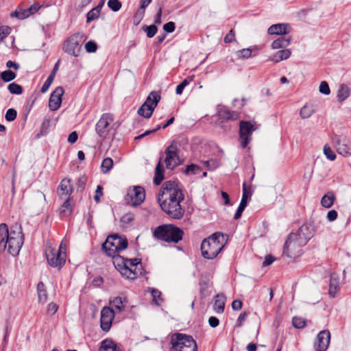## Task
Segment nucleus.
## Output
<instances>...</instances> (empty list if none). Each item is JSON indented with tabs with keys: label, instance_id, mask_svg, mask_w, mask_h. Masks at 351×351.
Returning <instances> with one entry per match:
<instances>
[{
	"label": "nucleus",
	"instance_id": "37",
	"mask_svg": "<svg viewBox=\"0 0 351 351\" xmlns=\"http://www.w3.org/2000/svg\"><path fill=\"white\" fill-rule=\"evenodd\" d=\"M51 117L47 115L44 117L40 128V133L42 135H46L48 133L49 129L51 127Z\"/></svg>",
	"mask_w": 351,
	"mask_h": 351
},
{
	"label": "nucleus",
	"instance_id": "46",
	"mask_svg": "<svg viewBox=\"0 0 351 351\" xmlns=\"http://www.w3.org/2000/svg\"><path fill=\"white\" fill-rule=\"evenodd\" d=\"M324 154H325L326 158L330 160H334L336 158L335 153L332 150V149L330 147L327 145H325L324 147Z\"/></svg>",
	"mask_w": 351,
	"mask_h": 351
},
{
	"label": "nucleus",
	"instance_id": "40",
	"mask_svg": "<svg viewBox=\"0 0 351 351\" xmlns=\"http://www.w3.org/2000/svg\"><path fill=\"white\" fill-rule=\"evenodd\" d=\"M16 76V74L10 70L4 71L1 73V77L2 80L5 82H8L14 80Z\"/></svg>",
	"mask_w": 351,
	"mask_h": 351
},
{
	"label": "nucleus",
	"instance_id": "48",
	"mask_svg": "<svg viewBox=\"0 0 351 351\" xmlns=\"http://www.w3.org/2000/svg\"><path fill=\"white\" fill-rule=\"evenodd\" d=\"M16 111L13 108H10L7 110L5 118L8 121H12L16 118Z\"/></svg>",
	"mask_w": 351,
	"mask_h": 351
},
{
	"label": "nucleus",
	"instance_id": "49",
	"mask_svg": "<svg viewBox=\"0 0 351 351\" xmlns=\"http://www.w3.org/2000/svg\"><path fill=\"white\" fill-rule=\"evenodd\" d=\"M319 90L321 93L328 95L330 93V90L328 84L326 81H322L319 87Z\"/></svg>",
	"mask_w": 351,
	"mask_h": 351
},
{
	"label": "nucleus",
	"instance_id": "52",
	"mask_svg": "<svg viewBox=\"0 0 351 351\" xmlns=\"http://www.w3.org/2000/svg\"><path fill=\"white\" fill-rule=\"evenodd\" d=\"M85 49L87 52L94 53L97 49V45L95 42L90 40L85 44Z\"/></svg>",
	"mask_w": 351,
	"mask_h": 351
},
{
	"label": "nucleus",
	"instance_id": "38",
	"mask_svg": "<svg viewBox=\"0 0 351 351\" xmlns=\"http://www.w3.org/2000/svg\"><path fill=\"white\" fill-rule=\"evenodd\" d=\"M113 167V160L110 158H104L101 163V170L104 173H106L111 170Z\"/></svg>",
	"mask_w": 351,
	"mask_h": 351
},
{
	"label": "nucleus",
	"instance_id": "53",
	"mask_svg": "<svg viewBox=\"0 0 351 351\" xmlns=\"http://www.w3.org/2000/svg\"><path fill=\"white\" fill-rule=\"evenodd\" d=\"M11 29L8 26L0 27V41L3 40L8 35L10 34Z\"/></svg>",
	"mask_w": 351,
	"mask_h": 351
},
{
	"label": "nucleus",
	"instance_id": "5",
	"mask_svg": "<svg viewBox=\"0 0 351 351\" xmlns=\"http://www.w3.org/2000/svg\"><path fill=\"white\" fill-rule=\"evenodd\" d=\"M183 231L171 224H165L157 227L154 232V236L167 242L178 243L182 239Z\"/></svg>",
	"mask_w": 351,
	"mask_h": 351
},
{
	"label": "nucleus",
	"instance_id": "55",
	"mask_svg": "<svg viewBox=\"0 0 351 351\" xmlns=\"http://www.w3.org/2000/svg\"><path fill=\"white\" fill-rule=\"evenodd\" d=\"M247 315L248 314L246 312H243L242 313H241L237 319L236 327H241L243 325V322L246 320Z\"/></svg>",
	"mask_w": 351,
	"mask_h": 351
},
{
	"label": "nucleus",
	"instance_id": "3",
	"mask_svg": "<svg viewBox=\"0 0 351 351\" xmlns=\"http://www.w3.org/2000/svg\"><path fill=\"white\" fill-rule=\"evenodd\" d=\"M128 245L125 237L118 234L108 236L102 245V249L106 254L112 258V263H141V259L138 258L124 257L121 253L127 248Z\"/></svg>",
	"mask_w": 351,
	"mask_h": 351
},
{
	"label": "nucleus",
	"instance_id": "9",
	"mask_svg": "<svg viewBox=\"0 0 351 351\" xmlns=\"http://www.w3.org/2000/svg\"><path fill=\"white\" fill-rule=\"evenodd\" d=\"M66 245L62 241L58 250L51 246H47L45 250V255L48 263H66Z\"/></svg>",
	"mask_w": 351,
	"mask_h": 351
},
{
	"label": "nucleus",
	"instance_id": "15",
	"mask_svg": "<svg viewBox=\"0 0 351 351\" xmlns=\"http://www.w3.org/2000/svg\"><path fill=\"white\" fill-rule=\"evenodd\" d=\"M165 154V162L167 169H173L180 164V158L178 156V147L175 141H173L167 148Z\"/></svg>",
	"mask_w": 351,
	"mask_h": 351
},
{
	"label": "nucleus",
	"instance_id": "6",
	"mask_svg": "<svg viewBox=\"0 0 351 351\" xmlns=\"http://www.w3.org/2000/svg\"><path fill=\"white\" fill-rule=\"evenodd\" d=\"M170 351H197V346L193 338L182 333H175L171 337Z\"/></svg>",
	"mask_w": 351,
	"mask_h": 351
},
{
	"label": "nucleus",
	"instance_id": "32",
	"mask_svg": "<svg viewBox=\"0 0 351 351\" xmlns=\"http://www.w3.org/2000/svg\"><path fill=\"white\" fill-rule=\"evenodd\" d=\"M350 95V89L346 84H341L337 91V99L342 102Z\"/></svg>",
	"mask_w": 351,
	"mask_h": 351
},
{
	"label": "nucleus",
	"instance_id": "19",
	"mask_svg": "<svg viewBox=\"0 0 351 351\" xmlns=\"http://www.w3.org/2000/svg\"><path fill=\"white\" fill-rule=\"evenodd\" d=\"M330 341V333L328 330H322L319 332L317 340L314 343L315 351H326Z\"/></svg>",
	"mask_w": 351,
	"mask_h": 351
},
{
	"label": "nucleus",
	"instance_id": "36",
	"mask_svg": "<svg viewBox=\"0 0 351 351\" xmlns=\"http://www.w3.org/2000/svg\"><path fill=\"white\" fill-rule=\"evenodd\" d=\"M314 111L312 106L305 105L301 108L300 114L302 119H308L314 113Z\"/></svg>",
	"mask_w": 351,
	"mask_h": 351
},
{
	"label": "nucleus",
	"instance_id": "17",
	"mask_svg": "<svg viewBox=\"0 0 351 351\" xmlns=\"http://www.w3.org/2000/svg\"><path fill=\"white\" fill-rule=\"evenodd\" d=\"M78 36V34H74L65 41L63 47L64 52L75 57L79 56L80 46Z\"/></svg>",
	"mask_w": 351,
	"mask_h": 351
},
{
	"label": "nucleus",
	"instance_id": "4",
	"mask_svg": "<svg viewBox=\"0 0 351 351\" xmlns=\"http://www.w3.org/2000/svg\"><path fill=\"white\" fill-rule=\"evenodd\" d=\"M224 246V235L220 232H215L202 241V254L206 259H213L221 252Z\"/></svg>",
	"mask_w": 351,
	"mask_h": 351
},
{
	"label": "nucleus",
	"instance_id": "1",
	"mask_svg": "<svg viewBox=\"0 0 351 351\" xmlns=\"http://www.w3.org/2000/svg\"><path fill=\"white\" fill-rule=\"evenodd\" d=\"M184 199L179 183L177 181L165 182L158 193V201L161 209L171 219H180L185 209L180 205Z\"/></svg>",
	"mask_w": 351,
	"mask_h": 351
},
{
	"label": "nucleus",
	"instance_id": "50",
	"mask_svg": "<svg viewBox=\"0 0 351 351\" xmlns=\"http://www.w3.org/2000/svg\"><path fill=\"white\" fill-rule=\"evenodd\" d=\"M239 58L247 59L252 56V50L250 48L243 49L237 52Z\"/></svg>",
	"mask_w": 351,
	"mask_h": 351
},
{
	"label": "nucleus",
	"instance_id": "39",
	"mask_svg": "<svg viewBox=\"0 0 351 351\" xmlns=\"http://www.w3.org/2000/svg\"><path fill=\"white\" fill-rule=\"evenodd\" d=\"M8 88L11 94L21 95L23 93L22 86L15 82L10 84Z\"/></svg>",
	"mask_w": 351,
	"mask_h": 351
},
{
	"label": "nucleus",
	"instance_id": "62",
	"mask_svg": "<svg viewBox=\"0 0 351 351\" xmlns=\"http://www.w3.org/2000/svg\"><path fill=\"white\" fill-rule=\"evenodd\" d=\"M243 303L240 300H235L232 303V308L234 311H239L242 308Z\"/></svg>",
	"mask_w": 351,
	"mask_h": 351
},
{
	"label": "nucleus",
	"instance_id": "41",
	"mask_svg": "<svg viewBox=\"0 0 351 351\" xmlns=\"http://www.w3.org/2000/svg\"><path fill=\"white\" fill-rule=\"evenodd\" d=\"M142 29L146 32L148 38L154 37L158 31V28L155 25H151L149 26L144 25Z\"/></svg>",
	"mask_w": 351,
	"mask_h": 351
},
{
	"label": "nucleus",
	"instance_id": "24",
	"mask_svg": "<svg viewBox=\"0 0 351 351\" xmlns=\"http://www.w3.org/2000/svg\"><path fill=\"white\" fill-rule=\"evenodd\" d=\"M291 54L290 49H283L269 56V60L274 63L288 59Z\"/></svg>",
	"mask_w": 351,
	"mask_h": 351
},
{
	"label": "nucleus",
	"instance_id": "14",
	"mask_svg": "<svg viewBox=\"0 0 351 351\" xmlns=\"http://www.w3.org/2000/svg\"><path fill=\"white\" fill-rule=\"evenodd\" d=\"M332 142L337 149V152L343 156H351V143L343 135H334Z\"/></svg>",
	"mask_w": 351,
	"mask_h": 351
},
{
	"label": "nucleus",
	"instance_id": "10",
	"mask_svg": "<svg viewBox=\"0 0 351 351\" xmlns=\"http://www.w3.org/2000/svg\"><path fill=\"white\" fill-rule=\"evenodd\" d=\"M145 198V191L144 188L139 186H134L128 189L125 201L128 205L138 206L143 202Z\"/></svg>",
	"mask_w": 351,
	"mask_h": 351
},
{
	"label": "nucleus",
	"instance_id": "25",
	"mask_svg": "<svg viewBox=\"0 0 351 351\" xmlns=\"http://www.w3.org/2000/svg\"><path fill=\"white\" fill-rule=\"evenodd\" d=\"M291 38V36H280L273 41L271 43V48L274 49H283L290 45Z\"/></svg>",
	"mask_w": 351,
	"mask_h": 351
},
{
	"label": "nucleus",
	"instance_id": "23",
	"mask_svg": "<svg viewBox=\"0 0 351 351\" xmlns=\"http://www.w3.org/2000/svg\"><path fill=\"white\" fill-rule=\"evenodd\" d=\"M250 195V193L248 192L247 190L245 183H243L242 198L240 202L239 206L234 214V219H239L241 217L242 213L243 212L247 206L248 196Z\"/></svg>",
	"mask_w": 351,
	"mask_h": 351
},
{
	"label": "nucleus",
	"instance_id": "27",
	"mask_svg": "<svg viewBox=\"0 0 351 351\" xmlns=\"http://www.w3.org/2000/svg\"><path fill=\"white\" fill-rule=\"evenodd\" d=\"M339 289V278L336 274H332L330 276L329 285V294L331 297L335 298Z\"/></svg>",
	"mask_w": 351,
	"mask_h": 351
},
{
	"label": "nucleus",
	"instance_id": "20",
	"mask_svg": "<svg viewBox=\"0 0 351 351\" xmlns=\"http://www.w3.org/2000/svg\"><path fill=\"white\" fill-rule=\"evenodd\" d=\"M64 93V90L62 86L57 87L51 94L49 107L51 110H57L61 105L62 97Z\"/></svg>",
	"mask_w": 351,
	"mask_h": 351
},
{
	"label": "nucleus",
	"instance_id": "29",
	"mask_svg": "<svg viewBox=\"0 0 351 351\" xmlns=\"http://www.w3.org/2000/svg\"><path fill=\"white\" fill-rule=\"evenodd\" d=\"M226 297L223 294H217L214 304V310L217 313H222L224 311Z\"/></svg>",
	"mask_w": 351,
	"mask_h": 351
},
{
	"label": "nucleus",
	"instance_id": "56",
	"mask_svg": "<svg viewBox=\"0 0 351 351\" xmlns=\"http://www.w3.org/2000/svg\"><path fill=\"white\" fill-rule=\"evenodd\" d=\"M162 128V126L160 125H158L155 129H153V130H147L145 131L143 134L139 135V136H137L134 138L135 140H138V139H141L142 138L152 134V133H154L156 132V131H158L159 129H160Z\"/></svg>",
	"mask_w": 351,
	"mask_h": 351
},
{
	"label": "nucleus",
	"instance_id": "63",
	"mask_svg": "<svg viewBox=\"0 0 351 351\" xmlns=\"http://www.w3.org/2000/svg\"><path fill=\"white\" fill-rule=\"evenodd\" d=\"M86 182V178L85 176H81L78 179L77 190H83L85 187Z\"/></svg>",
	"mask_w": 351,
	"mask_h": 351
},
{
	"label": "nucleus",
	"instance_id": "51",
	"mask_svg": "<svg viewBox=\"0 0 351 351\" xmlns=\"http://www.w3.org/2000/svg\"><path fill=\"white\" fill-rule=\"evenodd\" d=\"M53 80H54V78L52 76H49V75L48 76L47 79L46 80V81L45 82V83L43 84V85L40 89L41 93H45L49 90Z\"/></svg>",
	"mask_w": 351,
	"mask_h": 351
},
{
	"label": "nucleus",
	"instance_id": "33",
	"mask_svg": "<svg viewBox=\"0 0 351 351\" xmlns=\"http://www.w3.org/2000/svg\"><path fill=\"white\" fill-rule=\"evenodd\" d=\"M99 351H119L116 343L111 339H104L101 342Z\"/></svg>",
	"mask_w": 351,
	"mask_h": 351
},
{
	"label": "nucleus",
	"instance_id": "57",
	"mask_svg": "<svg viewBox=\"0 0 351 351\" xmlns=\"http://www.w3.org/2000/svg\"><path fill=\"white\" fill-rule=\"evenodd\" d=\"M58 309V306L53 302H51L47 305V313L51 315H54Z\"/></svg>",
	"mask_w": 351,
	"mask_h": 351
},
{
	"label": "nucleus",
	"instance_id": "22",
	"mask_svg": "<svg viewBox=\"0 0 351 351\" xmlns=\"http://www.w3.org/2000/svg\"><path fill=\"white\" fill-rule=\"evenodd\" d=\"M291 32V27L287 23H277L271 25L267 30L269 34L282 35Z\"/></svg>",
	"mask_w": 351,
	"mask_h": 351
},
{
	"label": "nucleus",
	"instance_id": "21",
	"mask_svg": "<svg viewBox=\"0 0 351 351\" xmlns=\"http://www.w3.org/2000/svg\"><path fill=\"white\" fill-rule=\"evenodd\" d=\"M71 182V180L69 178H64L60 182L57 190L60 199L71 197V195L73 192V186Z\"/></svg>",
	"mask_w": 351,
	"mask_h": 351
},
{
	"label": "nucleus",
	"instance_id": "59",
	"mask_svg": "<svg viewBox=\"0 0 351 351\" xmlns=\"http://www.w3.org/2000/svg\"><path fill=\"white\" fill-rule=\"evenodd\" d=\"M103 187L101 185H98L97 186V189L95 191V195L94 196V199L96 202H99L101 196L103 195Z\"/></svg>",
	"mask_w": 351,
	"mask_h": 351
},
{
	"label": "nucleus",
	"instance_id": "45",
	"mask_svg": "<svg viewBox=\"0 0 351 351\" xmlns=\"http://www.w3.org/2000/svg\"><path fill=\"white\" fill-rule=\"evenodd\" d=\"M134 215L132 213H127L121 217V223L123 226H126L134 220Z\"/></svg>",
	"mask_w": 351,
	"mask_h": 351
},
{
	"label": "nucleus",
	"instance_id": "47",
	"mask_svg": "<svg viewBox=\"0 0 351 351\" xmlns=\"http://www.w3.org/2000/svg\"><path fill=\"white\" fill-rule=\"evenodd\" d=\"M199 171H200V167L198 165L191 164L186 167V168L184 171V173L186 174H189V173L196 174Z\"/></svg>",
	"mask_w": 351,
	"mask_h": 351
},
{
	"label": "nucleus",
	"instance_id": "31",
	"mask_svg": "<svg viewBox=\"0 0 351 351\" xmlns=\"http://www.w3.org/2000/svg\"><path fill=\"white\" fill-rule=\"evenodd\" d=\"M335 199V194L331 191L328 192L322 197L321 205L324 208H329L333 205Z\"/></svg>",
	"mask_w": 351,
	"mask_h": 351
},
{
	"label": "nucleus",
	"instance_id": "60",
	"mask_svg": "<svg viewBox=\"0 0 351 351\" xmlns=\"http://www.w3.org/2000/svg\"><path fill=\"white\" fill-rule=\"evenodd\" d=\"M205 163H206V166H207V167H208V169L209 170L215 169H216V168L218 167V165H219V164H218L217 161V160H208V161H206Z\"/></svg>",
	"mask_w": 351,
	"mask_h": 351
},
{
	"label": "nucleus",
	"instance_id": "58",
	"mask_svg": "<svg viewBox=\"0 0 351 351\" xmlns=\"http://www.w3.org/2000/svg\"><path fill=\"white\" fill-rule=\"evenodd\" d=\"M234 40H235V33L233 29H231L224 37V42L230 43Z\"/></svg>",
	"mask_w": 351,
	"mask_h": 351
},
{
	"label": "nucleus",
	"instance_id": "7",
	"mask_svg": "<svg viewBox=\"0 0 351 351\" xmlns=\"http://www.w3.org/2000/svg\"><path fill=\"white\" fill-rule=\"evenodd\" d=\"M305 245L300 243L294 233H291L285 243L282 256L295 259L302 255V247Z\"/></svg>",
	"mask_w": 351,
	"mask_h": 351
},
{
	"label": "nucleus",
	"instance_id": "61",
	"mask_svg": "<svg viewBox=\"0 0 351 351\" xmlns=\"http://www.w3.org/2000/svg\"><path fill=\"white\" fill-rule=\"evenodd\" d=\"M337 212L335 210H331L327 213V219L330 221H333L337 218Z\"/></svg>",
	"mask_w": 351,
	"mask_h": 351
},
{
	"label": "nucleus",
	"instance_id": "12",
	"mask_svg": "<svg viewBox=\"0 0 351 351\" xmlns=\"http://www.w3.org/2000/svg\"><path fill=\"white\" fill-rule=\"evenodd\" d=\"M143 265H114V267L126 279H135L144 270Z\"/></svg>",
	"mask_w": 351,
	"mask_h": 351
},
{
	"label": "nucleus",
	"instance_id": "8",
	"mask_svg": "<svg viewBox=\"0 0 351 351\" xmlns=\"http://www.w3.org/2000/svg\"><path fill=\"white\" fill-rule=\"evenodd\" d=\"M160 99V94L156 91H152L143 104L138 108V114L146 119L150 118Z\"/></svg>",
	"mask_w": 351,
	"mask_h": 351
},
{
	"label": "nucleus",
	"instance_id": "13",
	"mask_svg": "<svg viewBox=\"0 0 351 351\" xmlns=\"http://www.w3.org/2000/svg\"><path fill=\"white\" fill-rule=\"evenodd\" d=\"M239 137L242 148H245L252 138L251 136L255 130L254 125L250 121H241L239 124Z\"/></svg>",
	"mask_w": 351,
	"mask_h": 351
},
{
	"label": "nucleus",
	"instance_id": "42",
	"mask_svg": "<svg viewBox=\"0 0 351 351\" xmlns=\"http://www.w3.org/2000/svg\"><path fill=\"white\" fill-rule=\"evenodd\" d=\"M100 13L96 10V9H91L86 14V23H89L91 21L96 20L99 18Z\"/></svg>",
	"mask_w": 351,
	"mask_h": 351
},
{
	"label": "nucleus",
	"instance_id": "11",
	"mask_svg": "<svg viewBox=\"0 0 351 351\" xmlns=\"http://www.w3.org/2000/svg\"><path fill=\"white\" fill-rule=\"evenodd\" d=\"M114 120L113 115L110 113H104L101 115L95 125V131L98 136L105 139L111 130V123Z\"/></svg>",
	"mask_w": 351,
	"mask_h": 351
},
{
	"label": "nucleus",
	"instance_id": "18",
	"mask_svg": "<svg viewBox=\"0 0 351 351\" xmlns=\"http://www.w3.org/2000/svg\"><path fill=\"white\" fill-rule=\"evenodd\" d=\"M314 227L311 223H304L300 226L297 233H294L302 244H306L313 237Z\"/></svg>",
	"mask_w": 351,
	"mask_h": 351
},
{
	"label": "nucleus",
	"instance_id": "44",
	"mask_svg": "<svg viewBox=\"0 0 351 351\" xmlns=\"http://www.w3.org/2000/svg\"><path fill=\"white\" fill-rule=\"evenodd\" d=\"M292 322L296 328H302L306 326L305 319L302 317H295L293 318Z\"/></svg>",
	"mask_w": 351,
	"mask_h": 351
},
{
	"label": "nucleus",
	"instance_id": "16",
	"mask_svg": "<svg viewBox=\"0 0 351 351\" xmlns=\"http://www.w3.org/2000/svg\"><path fill=\"white\" fill-rule=\"evenodd\" d=\"M114 311L110 307L105 306L101 311L100 325L104 331L108 332L114 318Z\"/></svg>",
	"mask_w": 351,
	"mask_h": 351
},
{
	"label": "nucleus",
	"instance_id": "28",
	"mask_svg": "<svg viewBox=\"0 0 351 351\" xmlns=\"http://www.w3.org/2000/svg\"><path fill=\"white\" fill-rule=\"evenodd\" d=\"M62 199L64 200V202L60 208V215L62 217L68 216L72 213L73 210V206L71 203V197H66Z\"/></svg>",
	"mask_w": 351,
	"mask_h": 351
},
{
	"label": "nucleus",
	"instance_id": "2",
	"mask_svg": "<svg viewBox=\"0 0 351 351\" xmlns=\"http://www.w3.org/2000/svg\"><path fill=\"white\" fill-rule=\"evenodd\" d=\"M23 242L24 236L21 225L16 223L9 231L6 223L0 224V252L8 247L9 254L15 256L19 254Z\"/></svg>",
	"mask_w": 351,
	"mask_h": 351
},
{
	"label": "nucleus",
	"instance_id": "43",
	"mask_svg": "<svg viewBox=\"0 0 351 351\" xmlns=\"http://www.w3.org/2000/svg\"><path fill=\"white\" fill-rule=\"evenodd\" d=\"M121 3L119 0H108V6L113 12H118L121 8Z\"/></svg>",
	"mask_w": 351,
	"mask_h": 351
},
{
	"label": "nucleus",
	"instance_id": "64",
	"mask_svg": "<svg viewBox=\"0 0 351 351\" xmlns=\"http://www.w3.org/2000/svg\"><path fill=\"white\" fill-rule=\"evenodd\" d=\"M208 324L210 327L215 328L219 325V319L216 317H210L208 319Z\"/></svg>",
	"mask_w": 351,
	"mask_h": 351
},
{
	"label": "nucleus",
	"instance_id": "35",
	"mask_svg": "<svg viewBox=\"0 0 351 351\" xmlns=\"http://www.w3.org/2000/svg\"><path fill=\"white\" fill-rule=\"evenodd\" d=\"M149 291L151 293L153 298V302L158 306H160L163 300L161 298V292L154 288H149Z\"/></svg>",
	"mask_w": 351,
	"mask_h": 351
},
{
	"label": "nucleus",
	"instance_id": "26",
	"mask_svg": "<svg viewBox=\"0 0 351 351\" xmlns=\"http://www.w3.org/2000/svg\"><path fill=\"white\" fill-rule=\"evenodd\" d=\"M38 303L44 304L47 300V293L45 285L43 282H40L36 287Z\"/></svg>",
	"mask_w": 351,
	"mask_h": 351
},
{
	"label": "nucleus",
	"instance_id": "34",
	"mask_svg": "<svg viewBox=\"0 0 351 351\" xmlns=\"http://www.w3.org/2000/svg\"><path fill=\"white\" fill-rule=\"evenodd\" d=\"M126 302V300L121 297H115L110 302L112 306L119 313L124 310Z\"/></svg>",
	"mask_w": 351,
	"mask_h": 351
},
{
	"label": "nucleus",
	"instance_id": "30",
	"mask_svg": "<svg viewBox=\"0 0 351 351\" xmlns=\"http://www.w3.org/2000/svg\"><path fill=\"white\" fill-rule=\"evenodd\" d=\"M164 178V168L161 162L159 161L156 167L154 183L157 186L160 185Z\"/></svg>",
	"mask_w": 351,
	"mask_h": 351
},
{
	"label": "nucleus",
	"instance_id": "54",
	"mask_svg": "<svg viewBox=\"0 0 351 351\" xmlns=\"http://www.w3.org/2000/svg\"><path fill=\"white\" fill-rule=\"evenodd\" d=\"M176 25L172 21L168 22L163 25V29L167 33H171L175 30Z\"/></svg>",
	"mask_w": 351,
	"mask_h": 351
}]
</instances>
